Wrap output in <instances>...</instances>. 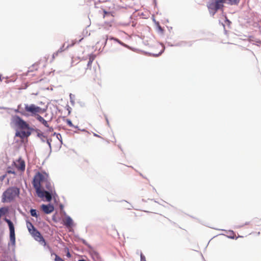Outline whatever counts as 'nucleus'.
<instances>
[{
	"mask_svg": "<svg viewBox=\"0 0 261 261\" xmlns=\"http://www.w3.org/2000/svg\"><path fill=\"white\" fill-rule=\"evenodd\" d=\"M42 210L45 214H50L52 213L54 210V207L50 205H45L42 204L41 206Z\"/></svg>",
	"mask_w": 261,
	"mask_h": 261,
	"instance_id": "obj_11",
	"label": "nucleus"
},
{
	"mask_svg": "<svg viewBox=\"0 0 261 261\" xmlns=\"http://www.w3.org/2000/svg\"><path fill=\"white\" fill-rule=\"evenodd\" d=\"M106 120H107V123H108H108H109V122H108V119H107V118H106Z\"/></svg>",
	"mask_w": 261,
	"mask_h": 261,
	"instance_id": "obj_29",
	"label": "nucleus"
},
{
	"mask_svg": "<svg viewBox=\"0 0 261 261\" xmlns=\"http://www.w3.org/2000/svg\"><path fill=\"white\" fill-rule=\"evenodd\" d=\"M105 40H106V42H105V43H107V40H108V37H107V36H106V39H105Z\"/></svg>",
	"mask_w": 261,
	"mask_h": 261,
	"instance_id": "obj_28",
	"label": "nucleus"
},
{
	"mask_svg": "<svg viewBox=\"0 0 261 261\" xmlns=\"http://www.w3.org/2000/svg\"><path fill=\"white\" fill-rule=\"evenodd\" d=\"M93 60H94V58L93 57H90L89 58V61H88V64H87L88 68L91 67V65L92 63L93 62Z\"/></svg>",
	"mask_w": 261,
	"mask_h": 261,
	"instance_id": "obj_21",
	"label": "nucleus"
},
{
	"mask_svg": "<svg viewBox=\"0 0 261 261\" xmlns=\"http://www.w3.org/2000/svg\"><path fill=\"white\" fill-rule=\"evenodd\" d=\"M31 135V132H16L15 136L19 137L21 139L27 138Z\"/></svg>",
	"mask_w": 261,
	"mask_h": 261,
	"instance_id": "obj_12",
	"label": "nucleus"
},
{
	"mask_svg": "<svg viewBox=\"0 0 261 261\" xmlns=\"http://www.w3.org/2000/svg\"><path fill=\"white\" fill-rule=\"evenodd\" d=\"M19 194V189L12 187L7 189L3 194L2 201L3 202H10L13 200Z\"/></svg>",
	"mask_w": 261,
	"mask_h": 261,
	"instance_id": "obj_3",
	"label": "nucleus"
},
{
	"mask_svg": "<svg viewBox=\"0 0 261 261\" xmlns=\"http://www.w3.org/2000/svg\"><path fill=\"white\" fill-rule=\"evenodd\" d=\"M103 18L104 19L108 18V21H105L103 24V27L106 29H109L112 26V24L114 21V16L110 12H107L105 10H103Z\"/></svg>",
	"mask_w": 261,
	"mask_h": 261,
	"instance_id": "obj_6",
	"label": "nucleus"
},
{
	"mask_svg": "<svg viewBox=\"0 0 261 261\" xmlns=\"http://www.w3.org/2000/svg\"><path fill=\"white\" fill-rule=\"evenodd\" d=\"M45 184V188L48 190L47 192H48L50 194L53 192V187L51 183L48 181V180H47V181H45L44 182Z\"/></svg>",
	"mask_w": 261,
	"mask_h": 261,
	"instance_id": "obj_16",
	"label": "nucleus"
},
{
	"mask_svg": "<svg viewBox=\"0 0 261 261\" xmlns=\"http://www.w3.org/2000/svg\"><path fill=\"white\" fill-rule=\"evenodd\" d=\"M39 68V65L38 63L33 64L31 67L29 68V69L27 73V75H33L34 74H31L32 72L37 71Z\"/></svg>",
	"mask_w": 261,
	"mask_h": 261,
	"instance_id": "obj_13",
	"label": "nucleus"
},
{
	"mask_svg": "<svg viewBox=\"0 0 261 261\" xmlns=\"http://www.w3.org/2000/svg\"><path fill=\"white\" fill-rule=\"evenodd\" d=\"M64 225L68 228H70L73 225L72 219L69 216H66L63 220Z\"/></svg>",
	"mask_w": 261,
	"mask_h": 261,
	"instance_id": "obj_10",
	"label": "nucleus"
},
{
	"mask_svg": "<svg viewBox=\"0 0 261 261\" xmlns=\"http://www.w3.org/2000/svg\"><path fill=\"white\" fill-rule=\"evenodd\" d=\"M34 239L38 241H44V240L40 233L35 228L31 233Z\"/></svg>",
	"mask_w": 261,
	"mask_h": 261,
	"instance_id": "obj_9",
	"label": "nucleus"
},
{
	"mask_svg": "<svg viewBox=\"0 0 261 261\" xmlns=\"http://www.w3.org/2000/svg\"><path fill=\"white\" fill-rule=\"evenodd\" d=\"M141 261H146L145 256L141 253L140 254Z\"/></svg>",
	"mask_w": 261,
	"mask_h": 261,
	"instance_id": "obj_24",
	"label": "nucleus"
},
{
	"mask_svg": "<svg viewBox=\"0 0 261 261\" xmlns=\"http://www.w3.org/2000/svg\"><path fill=\"white\" fill-rule=\"evenodd\" d=\"M4 221L8 224L10 230V241L13 246L15 245V228L13 223L8 219L5 218Z\"/></svg>",
	"mask_w": 261,
	"mask_h": 261,
	"instance_id": "obj_7",
	"label": "nucleus"
},
{
	"mask_svg": "<svg viewBox=\"0 0 261 261\" xmlns=\"http://www.w3.org/2000/svg\"><path fill=\"white\" fill-rule=\"evenodd\" d=\"M227 1V3L232 5H238L240 0H225Z\"/></svg>",
	"mask_w": 261,
	"mask_h": 261,
	"instance_id": "obj_18",
	"label": "nucleus"
},
{
	"mask_svg": "<svg viewBox=\"0 0 261 261\" xmlns=\"http://www.w3.org/2000/svg\"><path fill=\"white\" fill-rule=\"evenodd\" d=\"M30 213H31V215L33 216V217H35L36 218L38 217V215L37 214V212H36V210H34V209H31V211H30Z\"/></svg>",
	"mask_w": 261,
	"mask_h": 261,
	"instance_id": "obj_20",
	"label": "nucleus"
},
{
	"mask_svg": "<svg viewBox=\"0 0 261 261\" xmlns=\"http://www.w3.org/2000/svg\"><path fill=\"white\" fill-rule=\"evenodd\" d=\"M93 60H94V58L93 57H90L89 58V61H88V64H87L88 68L91 67V65L92 63L93 62Z\"/></svg>",
	"mask_w": 261,
	"mask_h": 261,
	"instance_id": "obj_22",
	"label": "nucleus"
},
{
	"mask_svg": "<svg viewBox=\"0 0 261 261\" xmlns=\"http://www.w3.org/2000/svg\"><path fill=\"white\" fill-rule=\"evenodd\" d=\"M8 173H12V174H15V172L12 170H8Z\"/></svg>",
	"mask_w": 261,
	"mask_h": 261,
	"instance_id": "obj_26",
	"label": "nucleus"
},
{
	"mask_svg": "<svg viewBox=\"0 0 261 261\" xmlns=\"http://www.w3.org/2000/svg\"><path fill=\"white\" fill-rule=\"evenodd\" d=\"M66 123H67V124L69 126H71V127H73V125L72 124V123L71 121L70 120H69V119H67V120H66Z\"/></svg>",
	"mask_w": 261,
	"mask_h": 261,
	"instance_id": "obj_23",
	"label": "nucleus"
},
{
	"mask_svg": "<svg viewBox=\"0 0 261 261\" xmlns=\"http://www.w3.org/2000/svg\"><path fill=\"white\" fill-rule=\"evenodd\" d=\"M14 165L16 168L19 171H24L25 170V162L21 159H19L15 162H14Z\"/></svg>",
	"mask_w": 261,
	"mask_h": 261,
	"instance_id": "obj_8",
	"label": "nucleus"
},
{
	"mask_svg": "<svg viewBox=\"0 0 261 261\" xmlns=\"http://www.w3.org/2000/svg\"><path fill=\"white\" fill-rule=\"evenodd\" d=\"M48 178V175L45 172H38L34 176L33 181V185L35 189L38 197L40 198L45 197L47 201H50L51 200V195L48 192L44 191L42 187Z\"/></svg>",
	"mask_w": 261,
	"mask_h": 261,
	"instance_id": "obj_2",
	"label": "nucleus"
},
{
	"mask_svg": "<svg viewBox=\"0 0 261 261\" xmlns=\"http://www.w3.org/2000/svg\"><path fill=\"white\" fill-rule=\"evenodd\" d=\"M74 128H77V126H74Z\"/></svg>",
	"mask_w": 261,
	"mask_h": 261,
	"instance_id": "obj_31",
	"label": "nucleus"
},
{
	"mask_svg": "<svg viewBox=\"0 0 261 261\" xmlns=\"http://www.w3.org/2000/svg\"><path fill=\"white\" fill-rule=\"evenodd\" d=\"M55 261H64V260H63L61 257H60L59 256L56 255V258H55Z\"/></svg>",
	"mask_w": 261,
	"mask_h": 261,
	"instance_id": "obj_25",
	"label": "nucleus"
},
{
	"mask_svg": "<svg viewBox=\"0 0 261 261\" xmlns=\"http://www.w3.org/2000/svg\"><path fill=\"white\" fill-rule=\"evenodd\" d=\"M39 105L25 103L24 104V107H23L22 105L20 104L18 106L17 109L15 110V112L25 117H36L40 123L48 127H49L48 122L40 115V114H42L46 111L47 106L42 102H40Z\"/></svg>",
	"mask_w": 261,
	"mask_h": 261,
	"instance_id": "obj_1",
	"label": "nucleus"
},
{
	"mask_svg": "<svg viewBox=\"0 0 261 261\" xmlns=\"http://www.w3.org/2000/svg\"><path fill=\"white\" fill-rule=\"evenodd\" d=\"M225 0H210L207 4V7L211 14L214 15L216 12L223 7Z\"/></svg>",
	"mask_w": 261,
	"mask_h": 261,
	"instance_id": "obj_4",
	"label": "nucleus"
},
{
	"mask_svg": "<svg viewBox=\"0 0 261 261\" xmlns=\"http://www.w3.org/2000/svg\"><path fill=\"white\" fill-rule=\"evenodd\" d=\"M38 136L40 138V139L43 141H46L47 143L50 145V142L51 141V139H47V137L43 135V133H38Z\"/></svg>",
	"mask_w": 261,
	"mask_h": 261,
	"instance_id": "obj_14",
	"label": "nucleus"
},
{
	"mask_svg": "<svg viewBox=\"0 0 261 261\" xmlns=\"http://www.w3.org/2000/svg\"><path fill=\"white\" fill-rule=\"evenodd\" d=\"M67 256H68V257H70V253L69 252L67 253Z\"/></svg>",
	"mask_w": 261,
	"mask_h": 261,
	"instance_id": "obj_27",
	"label": "nucleus"
},
{
	"mask_svg": "<svg viewBox=\"0 0 261 261\" xmlns=\"http://www.w3.org/2000/svg\"><path fill=\"white\" fill-rule=\"evenodd\" d=\"M95 76L96 77H97L96 73H95Z\"/></svg>",
	"mask_w": 261,
	"mask_h": 261,
	"instance_id": "obj_30",
	"label": "nucleus"
},
{
	"mask_svg": "<svg viewBox=\"0 0 261 261\" xmlns=\"http://www.w3.org/2000/svg\"><path fill=\"white\" fill-rule=\"evenodd\" d=\"M27 226L30 233L35 229V227L34 226L33 224L29 221H27Z\"/></svg>",
	"mask_w": 261,
	"mask_h": 261,
	"instance_id": "obj_17",
	"label": "nucleus"
},
{
	"mask_svg": "<svg viewBox=\"0 0 261 261\" xmlns=\"http://www.w3.org/2000/svg\"><path fill=\"white\" fill-rule=\"evenodd\" d=\"M53 137H56L60 141V142L62 143V137L59 133H56L55 132L53 134Z\"/></svg>",
	"mask_w": 261,
	"mask_h": 261,
	"instance_id": "obj_19",
	"label": "nucleus"
},
{
	"mask_svg": "<svg viewBox=\"0 0 261 261\" xmlns=\"http://www.w3.org/2000/svg\"><path fill=\"white\" fill-rule=\"evenodd\" d=\"M9 212V208L8 207L4 206L0 208V218L7 214Z\"/></svg>",
	"mask_w": 261,
	"mask_h": 261,
	"instance_id": "obj_15",
	"label": "nucleus"
},
{
	"mask_svg": "<svg viewBox=\"0 0 261 261\" xmlns=\"http://www.w3.org/2000/svg\"><path fill=\"white\" fill-rule=\"evenodd\" d=\"M14 125L21 129H30L29 124L18 116L15 115L12 118Z\"/></svg>",
	"mask_w": 261,
	"mask_h": 261,
	"instance_id": "obj_5",
	"label": "nucleus"
}]
</instances>
